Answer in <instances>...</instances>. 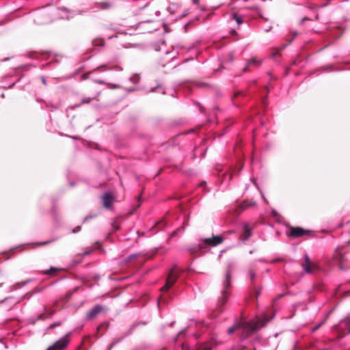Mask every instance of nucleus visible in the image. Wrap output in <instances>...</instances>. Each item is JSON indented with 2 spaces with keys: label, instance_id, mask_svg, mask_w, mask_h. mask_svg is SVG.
Segmentation results:
<instances>
[{
  "label": "nucleus",
  "instance_id": "obj_17",
  "mask_svg": "<svg viewBox=\"0 0 350 350\" xmlns=\"http://www.w3.org/2000/svg\"><path fill=\"white\" fill-rule=\"evenodd\" d=\"M107 70H108V68L107 67V66L101 65V66L97 67L96 68L92 70V71H90V74H93L94 72H104V71H105Z\"/></svg>",
  "mask_w": 350,
  "mask_h": 350
},
{
  "label": "nucleus",
  "instance_id": "obj_8",
  "mask_svg": "<svg viewBox=\"0 0 350 350\" xmlns=\"http://www.w3.org/2000/svg\"><path fill=\"white\" fill-rule=\"evenodd\" d=\"M224 241V238L221 235H213L212 237L204 238L202 242L209 246L215 247Z\"/></svg>",
  "mask_w": 350,
  "mask_h": 350
},
{
  "label": "nucleus",
  "instance_id": "obj_36",
  "mask_svg": "<svg viewBox=\"0 0 350 350\" xmlns=\"http://www.w3.org/2000/svg\"><path fill=\"white\" fill-rule=\"evenodd\" d=\"M92 252V250H88V251H85L84 252L83 254H80L82 257L85 256H87L88 254H90V253Z\"/></svg>",
  "mask_w": 350,
  "mask_h": 350
},
{
  "label": "nucleus",
  "instance_id": "obj_34",
  "mask_svg": "<svg viewBox=\"0 0 350 350\" xmlns=\"http://www.w3.org/2000/svg\"><path fill=\"white\" fill-rule=\"evenodd\" d=\"M94 82L98 83V84H107L105 81L103 80H101V79H95L94 80Z\"/></svg>",
  "mask_w": 350,
  "mask_h": 350
},
{
  "label": "nucleus",
  "instance_id": "obj_38",
  "mask_svg": "<svg viewBox=\"0 0 350 350\" xmlns=\"http://www.w3.org/2000/svg\"><path fill=\"white\" fill-rule=\"evenodd\" d=\"M184 332H185V330H182V331H180V332L178 333V336H177V337H176V341H178V340L179 337H180L182 334H184Z\"/></svg>",
  "mask_w": 350,
  "mask_h": 350
},
{
  "label": "nucleus",
  "instance_id": "obj_16",
  "mask_svg": "<svg viewBox=\"0 0 350 350\" xmlns=\"http://www.w3.org/2000/svg\"><path fill=\"white\" fill-rule=\"evenodd\" d=\"M28 282H29V280H26V281H23V282L16 283L15 284H14L12 286L11 290L14 291V290H16V289L21 288L23 286H24L25 284H27Z\"/></svg>",
  "mask_w": 350,
  "mask_h": 350
},
{
  "label": "nucleus",
  "instance_id": "obj_29",
  "mask_svg": "<svg viewBox=\"0 0 350 350\" xmlns=\"http://www.w3.org/2000/svg\"><path fill=\"white\" fill-rule=\"evenodd\" d=\"M61 325V323L60 322H56V323H54L53 324H51V325H49L48 327H47V329H52L56 327H58Z\"/></svg>",
  "mask_w": 350,
  "mask_h": 350
},
{
  "label": "nucleus",
  "instance_id": "obj_42",
  "mask_svg": "<svg viewBox=\"0 0 350 350\" xmlns=\"http://www.w3.org/2000/svg\"><path fill=\"white\" fill-rule=\"evenodd\" d=\"M260 291H261V288H259V289L256 290V296H258L260 293Z\"/></svg>",
  "mask_w": 350,
  "mask_h": 350
},
{
  "label": "nucleus",
  "instance_id": "obj_52",
  "mask_svg": "<svg viewBox=\"0 0 350 350\" xmlns=\"http://www.w3.org/2000/svg\"><path fill=\"white\" fill-rule=\"evenodd\" d=\"M203 184H206V182H203V183H202L200 184V186H202V185H203Z\"/></svg>",
  "mask_w": 350,
  "mask_h": 350
},
{
  "label": "nucleus",
  "instance_id": "obj_51",
  "mask_svg": "<svg viewBox=\"0 0 350 350\" xmlns=\"http://www.w3.org/2000/svg\"><path fill=\"white\" fill-rule=\"evenodd\" d=\"M1 96V98H4L5 97L4 94L3 93Z\"/></svg>",
  "mask_w": 350,
  "mask_h": 350
},
{
  "label": "nucleus",
  "instance_id": "obj_39",
  "mask_svg": "<svg viewBox=\"0 0 350 350\" xmlns=\"http://www.w3.org/2000/svg\"><path fill=\"white\" fill-rule=\"evenodd\" d=\"M192 3L194 5H200V0H191Z\"/></svg>",
  "mask_w": 350,
  "mask_h": 350
},
{
  "label": "nucleus",
  "instance_id": "obj_5",
  "mask_svg": "<svg viewBox=\"0 0 350 350\" xmlns=\"http://www.w3.org/2000/svg\"><path fill=\"white\" fill-rule=\"evenodd\" d=\"M179 269L177 266L173 267L168 273L165 284L161 288L162 291H167L170 288L178 278Z\"/></svg>",
  "mask_w": 350,
  "mask_h": 350
},
{
  "label": "nucleus",
  "instance_id": "obj_9",
  "mask_svg": "<svg viewBox=\"0 0 350 350\" xmlns=\"http://www.w3.org/2000/svg\"><path fill=\"white\" fill-rule=\"evenodd\" d=\"M105 307L100 304L95 305L92 310L88 311L86 314V320L90 321L94 319L99 313L105 311Z\"/></svg>",
  "mask_w": 350,
  "mask_h": 350
},
{
  "label": "nucleus",
  "instance_id": "obj_57",
  "mask_svg": "<svg viewBox=\"0 0 350 350\" xmlns=\"http://www.w3.org/2000/svg\"><path fill=\"white\" fill-rule=\"evenodd\" d=\"M5 300H2L0 301V304H2Z\"/></svg>",
  "mask_w": 350,
  "mask_h": 350
},
{
  "label": "nucleus",
  "instance_id": "obj_25",
  "mask_svg": "<svg viewBox=\"0 0 350 350\" xmlns=\"http://www.w3.org/2000/svg\"><path fill=\"white\" fill-rule=\"evenodd\" d=\"M326 321V319H324L322 322H321L320 323H319L317 325L313 327L312 328V332H316L317 330H318Z\"/></svg>",
  "mask_w": 350,
  "mask_h": 350
},
{
  "label": "nucleus",
  "instance_id": "obj_48",
  "mask_svg": "<svg viewBox=\"0 0 350 350\" xmlns=\"http://www.w3.org/2000/svg\"><path fill=\"white\" fill-rule=\"evenodd\" d=\"M187 14H188V12H184V14H183L182 16H185L187 15Z\"/></svg>",
  "mask_w": 350,
  "mask_h": 350
},
{
  "label": "nucleus",
  "instance_id": "obj_44",
  "mask_svg": "<svg viewBox=\"0 0 350 350\" xmlns=\"http://www.w3.org/2000/svg\"><path fill=\"white\" fill-rule=\"evenodd\" d=\"M114 345H115V342H113L112 344H111V345L109 346V347L107 350H111L113 348V347L114 346Z\"/></svg>",
  "mask_w": 350,
  "mask_h": 350
},
{
  "label": "nucleus",
  "instance_id": "obj_40",
  "mask_svg": "<svg viewBox=\"0 0 350 350\" xmlns=\"http://www.w3.org/2000/svg\"><path fill=\"white\" fill-rule=\"evenodd\" d=\"M41 80H42V83L44 85H46L47 83H46V78L44 77H41Z\"/></svg>",
  "mask_w": 350,
  "mask_h": 350
},
{
  "label": "nucleus",
  "instance_id": "obj_22",
  "mask_svg": "<svg viewBox=\"0 0 350 350\" xmlns=\"http://www.w3.org/2000/svg\"><path fill=\"white\" fill-rule=\"evenodd\" d=\"M138 256H139V254H132L129 255V256L126 258L125 260H126V262H129V261L133 260V259L137 258Z\"/></svg>",
  "mask_w": 350,
  "mask_h": 350
},
{
  "label": "nucleus",
  "instance_id": "obj_20",
  "mask_svg": "<svg viewBox=\"0 0 350 350\" xmlns=\"http://www.w3.org/2000/svg\"><path fill=\"white\" fill-rule=\"evenodd\" d=\"M297 35V31H294L293 33V37L290 40H288V43L281 46L280 49L282 50V49H285L288 44H290L293 41L294 38H295V36Z\"/></svg>",
  "mask_w": 350,
  "mask_h": 350
},
{
  "label": "nucleus",
  "instance_id": "obj_4",
  "mask_svg": "<svg viewBox=\"0 0 350 350\" xmlns=\"http://www.w3.org/2000/svg\"><path fill=\"white\" fill-rule=\"evenodd\" d=\"M332 330L337 334L338 338H342L350 334V314L346 316L337 325L334 326Z\"/></svg>",
  "mask_w": 350,
  "mask_h": 350
},
{
  "label": "nucleus",
  "instance_id": "obj_58",
  "mask_svg": "<svg viewBox=\"0 0 350 350\" xmlns=\"http://www.w3.org/2000/svg\"><path fill=\"white\" fill-rule=\"evenodd\" d=\"M3 285V283H0V286H1Z\"/></svg>",
  "mask_w": 350,
  "mask_h": 350
},
{
  "label": "nucleus",
  "instance_id": "obj_33",
  "mask_svg": "<svg viewBox=\"0 0 350 350\" xmlns=\"http://www.w3.org/2000/svg\"><path fill=\"white\" fill-rule=\"evenodd\" d=\"M81 226H77V227H75L72 230V233H77L78 232H79L81 230Z\"/></svg>",
  "mask_w": 350,
  "mask_h": 350
},
{
  "label": "nucleus",
  "instance_id": "obj_43",
  "mask_svg": "<svg viewBox=\"0 0 350 350\" xmlns=\"http://www.w3.org/2000/svg\"><path fill=\"white\" fill-rule=\"evenodd\" d=\"M279 260H280V258L273 259L272 260L270 261V262H275L279 261Z\"/></svg>",
  "mask_w": 350,
  "mask_h": 350
},
{
  "label": "nucleus",
  "instance_id": "obj_53",
  "mask_svg": "<svg viewBox=\"0 0 350 350\" xmlns=\"http://www.w3.org/2000/svg\"><path fill=\"white\" fill-rule=\"evenodd\" d=\"M224 252V250L221 251V254H220L219 256H221V255L223 254Z\"/></svg>",
  "mask_w": 350,
  "mask_h": 350
},
{
  "label": "nucleus",
  "instance_id": "obj_30",
  "mask_svg": "<svg viewBox=\"0 0 350 350\" xmlns=\"http://www.w3.org/2000/svg\"><path fill=\"white\" fill-rule=\"evenodd\" d=\"M58 270L57 268L51 267L50 269L46 270L43 272L44 274L49 275L51 274V271Z\"/></svg>",
  "mask_w": 350,
  "mask_h": 350
},
{
  "label": "nucleus",
  "instance_id": "obj_28",
  "mask_svg": "<svg viewBox=\"0 0 350 350\" xmlns=\"http://www.w3.org/2000/svg\"><path fill=\"white\" fill-rule=\"evenodd\" d=\"M55 239H53V240H49V241H42V242H38L36 244L38 245H48L51 243H52L53 241H54Z\"/></svg>",
  "mask_w": 350,
  "mask_h": 350
},
{
  "label": "nucleus",
  "instance_id": "obj_47",
  "mask_svg": "<svg viewBox=\"0 0 350 350\" xmlns=\"http://www.w3.org/2000/svg\"><path fill=\"white\" fill-rule=\"evenodd\" d=\"M180 230H181V229H180V228H179V229H178L176 231H174V232H173L172 235H173V236H174V235L177 233V232H178V231H180Z\"/></svg>",
  "mask_w": 350,
  "mask_h": 350
},
{
  "label": "nucleus",
  "instance_id": "obj_31",
  "mask_svg": "<svg viewBox=\"0 0 350 350\" xmlns=\"http://www.w3.org/2000/svg\"><path fill=\"white\" fill-rule=\"evenodd\" d=\"M107 85L108 86L109 88L111 89H116L120 88L118 85L113 83H107Z\"/></svg>",
  "mask_w": 350,
  "mask_h": 350
},
{
  "label": "nucleus",
  "instance_id": "obj_50",
  "mask_svg": "<svg viewBox=\"0 0 350 350\" xmlns=\"http://www.w3.org/2000/svg\"><path fill=\"white\" fill-rule=\"evenodd\" d=\"M260 262H266L265 259L260 258L258 260Z\"/></svg>",
  "mask_w": 350,
  "mask_h": 350
},
{
  "label": "nucleus",
  "instance_id": "obj_45",
  "mask_svg": "<svg viewBox=\"0 0 350 350\" xmlns=\"http://www.w3.org/2000/svg\"><path fill=\"white\" fill-rule=\"evenodd\" d=\"M136 89L135 88H130V89H128L127 91L128 92H133V91H135Z\"/></svg>",
  "mask_w": 350,
  "mask_h": 350
},
{
  "label": "nucleus",
  "instance_id": "obj_26",
  "mask_svg": "<svg viewBox=\"0 0 350 350\" xmlns=\"http://www.w3.org/2000/svg\"><path fill=\"white\" fill-rule=\"evenodd\" d=\"M76 258H79V259H74L72 260L73 265L79 264L82 261L83 257L80 254L76 256Z\"/></svg>",
  "mask_w": 350,
  "mask_h": 350
},
{
  "label": "nucleus",
  "instance_id": "obj_49",
  "mask_svg": "<svg viewBox=\"0 0 350 350\" xmlns=\"http://www.w3.org/2000/svg\"><path fill=\"white\" fill-rule=\"evenodd\" d=\"M262 198H263L264 201L267 202V199L265 198V196H263L262 193Z\"/></svg>",
  "mask_w": 350,
  "mask_h": 350
},
{
  "label": "nucleus",
  "instance_id": "obj_15",
  "mask_svg": "<svg viewBox=\"0 0 350 350\" xmlns=\"http://www.w3.org/2000/svg\"><path fill=\"white\" fill-rule=\"evenodd\" d=\"M261 64V62L256 59V58H252L250 59L247 63V67L244 68L243 71L246 72L247 70V67L250 66H254L256 67L259 66Z\"/></svg>",
  "mask_w": 350,
  "mask_h": 350
},
{
  "label": "nucleus",
  "instance_id": "obj_11",
  "mask_svg": "<svg viewBox=\"0 0 350 350\" xmlns=\"http://www.w3.org/2000/svg\"><path fill=\"white\" fill-rule=\"evenodd\" d=\"M309 234V231L300 227H291L289 232L287 234L289 237H300Z\"/></svg>",
  "mask_w": 350,
  "mask_h": 350
},
{
  "label": "nucleus",
  "instance_id": "obj_7",
  "mask_svg": "<svg viewBox=\"0 0 350 350\" xmlns=\"http://www.w3.org/2000/svg\"><path fill=\"white\" fill-rule=\"evenodd\" d=\"M180 345L181 350H212L213 347V344L211 341L199 343L192 348L185 342H180Z\"/></svg>",
  "mask_w": 350,
  "mask_h": 350
},
{
  "label": "nucleus",
  "instance_id": "obj_23",
  "mask_svg": "<svg viewBox=\"0 0 350 350\" xmlns=\"http://www.w3.org/2000/svg\"><path fill=\"white\" fill-rule=\"evenodd\" d=\"M250 281L252 283H254V279L256 278V273L254 270L250 269L249 271Z\"/></svg>",
  "mask_w": 350,
  "mask_h": 350
},
{
  "label": "nucleus",
  "instance_id": "obj_24",
  "mask_svg": "<svg viewBox=\"0 0 350 350\" xmlns=\"http://www.w3.org/2000/svg\"><path fill=\"white\" fill-rule=\"evenodd\" d=\"M139 79H140V78H139V77L137 75H134L133 76H132V77H131L129 78V80H130L131 82H133V83H136L139 82Z\"/></svg>",
  "mask_w": 350,
  "mask_h": 350
},
{
  "label": "nucleus",
  "instance_id": "obj_37",
  "mask_svg": "<svg viewBox=\"0 0 350 350\" xmlns=\"http://www.w3.org/2000/svg\"><path fill=\"white\" fill-rule=\"evenodd\" d=\"M93 217H94L93 215H88V216H86V217L83 219V222H85V221H88L89 219L92 218Z\"/></svg>",
  "mask_w": 350,
  "mask_h": 350
},
{
  "label": "nucleus",
  "instance_id": "obj_12",
  "mask_svg": "<svg viewBox=\"0 0 350 350\" xmlns=\"http://www.w3.org/2000/svg\"><path fill=\"white\" fill-rule=\"evenodd\" d=\"M114 200V196L110 191L105 192L103 196V203L104 207L107 208H111Z\"/></svg>",
  "mask_w": 350,
  "mask_h": 350
},
{
  "label": "nucleus",
  "instance_id": "obj_21",
  "mask_svg": "<svg viewBox=\"0 0 350 350\" xmlns=\"http://www.w3.org/2000/svg\"><path fill=\"white\" fill-rule=\"evenodd\" d=\"M232 18L237 22V25H240L243 23L242 17L239 16L237 14H234Z\"/></svg>",
  "mask_w": 350,
  "mask_h": 350
},
{
  "label": "nucleus",
  "instance_id": "obj_35",
  "mask_svg": "<svg viewBox=\"0 0 350 350\" xmlns=\"http://www.w3.org/2000/svg\"><path fill=\"white\" fill-rule=\"evenodd\" d=\"M44 311L46 313H49L50 315L53 314L55 312V311L53 310H51V309L48 310L46 308H44Z\"/></svg>",
  "mask_w": 350,
  "mask_h": 350
},
{
  "label": "nucleus",
  "instance_id": "obj_18",
  "mask_svg": "<svg viewBox=\"0 0 350 350\" xmlns=\"http://www.w3.org/2000/svg\"><path fill=\"white\" fill-rule=\"evenodd\" d=\"M223 176V179L221 180L222 183L224 184H226V185H228L229 183V182L232 179V174H228L227 172L226 173H224L222 174Z\"/></svg>",
  "mask_w": 350,
  "mask_h": 350
},
{
  "label": "nucleus",
  "instance_id": "obj_46",
  "mask_svg": "<svg viewBox=\"0 0 350 350\" xmlns=\"http://www.w3.org/2000/svg\"><path fill=\"white\" fill-rule=\"evenodd\" d=\"M159 85H157L156 88L150 89V92H154V91H155V89H156V88H159Z\"/></svg>",
  "mask_w": 350,
  "mask_h": 350
},
{
  "label": "nucleus",
  "instance_id": "obj_14",
  "mask_svg": "<svg viewBox=\"0 0 350 350\" xmlns=\"http://www.w3.org/2000/svg\"><path fill=\"white\" fill-rule=\"evenodd\" d=\"M243 231H244V233L241 236V239L243 241H245L247 239H248L252 236V230L250 229L248 224H244Z\"/></svg>",
  "mask_w": 350,
  "mask_h": 350
},
{
  "label": "nucleus",
  "instance_id": "obj_55",
  "mask_svg": "<svg viewBox=\"0 0 350 350\" xmlns=\"http://www.w3.org/2000/svg\"><path fill=\"white\" fill-rule=\"evenodd\" d=\"M174 323V322H172V323L170 324V326H172Z\"/></svg>",
  "mask_w": 350,
  "mask_h": 350
},
{
  "label": "nucleus",
  "instance_id": "obj_2",
  "mask_svg": "<svg viewBox=\"0 0 350 350\" xmlns=\"http://www.w3.org/2000/svg\"><path fill=\"white\" fill-rule=\"evenodd\" d=\"M268 319H267L265 317L262 319H258L257 321L253 322L251 323H247L244 321H241L235 323L233 326L229 327L228 329V332L229 334H232L234 330L237 328H243L244 332H247V334H248V332H256L262 327H264L267 323L268 322Z\"/></svg>",
  "mask_w": 350,
  "mask_h": 350
},
{
  "label": "nucleus",
  "instance_id": "obj_1",
  "mask_svg": "<svg viewBox=\"0 0 350 350\" xmlns=\"http://www.w3.org/2000/svg\"><path fill=\"white\" fill-rule=\"evenodd\" d=\"M59 11H63L68 14L66 16L67 19L73 18L76 15H82L86 12L85 10H70L65 7L59 8L55 6H44L40 8L35 13L33 19L34 23L38 25H43L51 23L55 18V15L59 14Z\"/></svg>",
  "mask_w": 350,
  "mask_h": 350
},
{
  "label": "nucleus",
  "instance_id": "obj_3",
  "mask_svg": "<svg viewBox=\"0 0 350 350\" xmlns=\"http://www.w3.org/2000/svg\"><path fill=\"white\" fill-rule=\"evenodd\" d=\"M234 269V264L229 262L227 266L226 271L225 273L224 279L222 282L223 289L221 291V298L219 300V306H224L228 300V289L231 286L232 271Z\"/></svg>",
  "mask_w": 350,
  "mask_h": 350
},
{
  "label": "nucleus",
  "instance_id": "obj_41",
  "mask_svg": "<svg viewBox=\"0 0 350 350\" xmlns=\"http://www.w3.org/2000/svg\"><path fill=\"white\" fill-rule=\"evenodd\" d=\"M162 224L161 221H159L158 222L157 224H156V227L158 228V230H161L162 228V227L160 226V225Z\"/></svg>",
  "mask_w": 350,
  "mask_h": 350
},
{
  "label": "nucleus",
  "instance_id": "obj_56",
  "mask_svg": "<svg viewBox=\"0 0 350 350\" xmlns=\"http://www.w3.org/2000/svg\"><path fill=\"white\" fill-rule=\"evenodd\" d=\"M14 83H12V84L10 86V88H11V87L14 86Z\"/></svg>",
  "mask_w": 350,
  "mask_h": 350
},
{
  "label": "nucleus",
  "instance_id": "obj_32",
  "mask_svg": "<svg viewBox=\"0 0 350 350\" xmlns=\"http://www.w3.org/2000/svg\"><path fill=\"white\" fill-rule=\"evenodd\" d=\"M92 98L88 97V98H85L82 100V104H88V103H90L91 101H92Z\"/></svg>",
  "mask_w": 350,
  "mask_h": 350
},
{
  "label": "nucleus",
  "instance_id": "obj_10",
  "mask_svg": "<svg viewBox=\"0 0 350 350\" xmlns=\"http://www.w3.org/2000/svg\"><path fill=\"white\" fill-rule=\"evenodd\" d=\"M301 267L306 273H312L316 267V265L312 264L307 254L304 255V262L301 263Z\"/></svg>",
  "mask_w": 350,
  "mask_h": 350
},
{
  "label": "nucleus",
  "instance_id": "obj_13",
  "mask_svg": "<svg viewBox=\"0 0 350 350\" xmlns=\"http://www.w3.org/2000/svg\"><path fill=\"white\" fill-rule=\"evenodd\" d=\"M113 7V3L109 1L96 2L94 5V8L97 10H109Z\"/></svg>",
  "mask_w": 350,
  "mask_h": 350
},
{
  "label": "nucleus",
  "instance_id": "obj_27",
  "mask_svg": "<svg viewBox=\"0 0 350 350\" xmlns=\"http://www.w3.org/2000/svg\"><path fill=\"white\" fill-rule=\"evenodd\" d=\"M93 44L95 46H103L104 45V41L103 40H94Z\"/></svg>",
  "mask_w": 350,
  "mask_h": 350
},
{
  "label": "nucleus",
  "instance_id": "obj_54",
  "mask_svg": "<svg viewBox=\"0 0 350 350\" xmlns=\"http://www.w3.org/2000/svg\"><path fill=\"white\" fill-rule=\"evenodd\" d=\"M253 252H254V251H253V250H250V254H253Z\"/></svg>",
  "mask_w": 350,
  "mask_h": 350
},
{
  "label": "nucleus",
  "instance_id": "obj_6",
  "mask_svg": "<svg viewBox=\"0 0 350 350\" xmlns=\"http://www.w3.org/2000/svg\"><path fill=\"white\" fill-rule=\"evenodd\" d=\"M71 332L67 333L65 336H62L58 340L53 342L46 350H64L68 347L70 342L69 336Z\"/></svg>",
  "mask_w": 350,
  "mask_h": 350
},
{
  "label": "nucleus",
  "instance_id": "obj_19",
  "mask_svg": "<svg viewBox=\"0 0 350 350\" xmlns=\"http://www.w3.org/2000/svg\"><path fill=\"white\" fill-rule=\"evenodd\" d=\"M255 205H256V202H248L247 201H244L241 204V208L243 211V210H245V208H247L249 206H255Z\"/></svg>",
  "mask_w": 350,
  "mask_h": 350
}]
</instances>
